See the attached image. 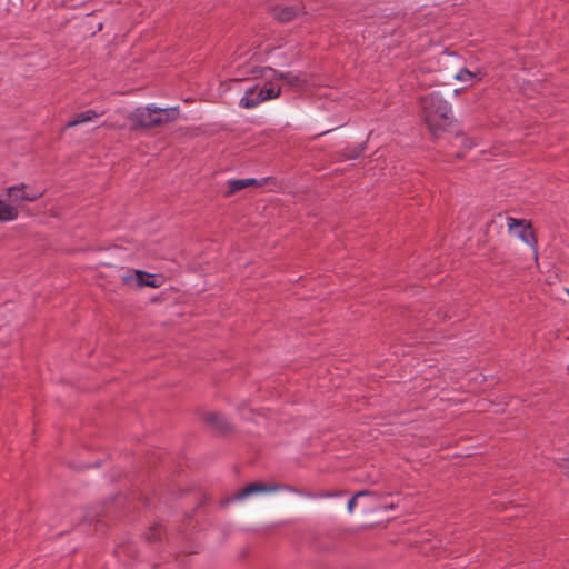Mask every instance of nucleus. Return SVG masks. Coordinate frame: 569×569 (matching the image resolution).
<instances>
[{
  "mask_svg": "<svg viewBox=\"0 0 569 569\" xmlns=\"http://www.w3.org/2000/svg\"><path fill=\"white\" fill-rule=\"evenodd\" d=\"M420 104L423 120L433 136H438L450 126L452 108L439 92H431L422 97Z\"/></svg>",
  "mask_w": 569,
  "mask_h": 569,
  "instance_id": "obj_1",
  "label": "nucleus"
},
{
  "mask_svg": "<svg viewBox=\"0 0 569 569\" xmlns=\"http://www.w3.org/2000/svg\"><path fill=\"white\" fill-rule=\"evenodd\" d=\"M179 117V109L177 107L159 108L154 104L147 107H138L128 116L130 121V129H150L177 120Z\"/></svg>",
  "mask_w": 569,
  "mask_h": 569,
  "instance_id": "obj_2",
  "label": "nucleus"
},
{
  "mask_svg": "<svg viewBox=\"0 0 569 569\" xmlns=\"http://www.w3.org/2000/svg\"><path fill=\"white\" fill-rule=\"evenodd\" d=\"M280 94L281 88L268 81L262 87L252 86L247 88L240 99L239 106L246 109H252L264 101L278 98Z\"/></svg>",
  "mask_w": 569,
  "mask_h": 569,
  "instance_id": "obj_3",
  "label": "nucleus"
},
{
  "mask_svg": "<svg viewBox=\"0 0 569 569\" xmlns=\"http://www.w3.org/2000/svg\"><path fill=\"white\" fill-rule=\"evenodd\" d=\"M120 278L123 284H134L138 288H160L163 283L161 276H156L143 270L129 269L123 274H121Z\"/></svg>",
  "mask_w": 569,
  "mask_h": 569,
  "instance_id": "obj_4",
  "label": "nucleus"
},
{
  "mask_svg": "<svg viewBox=\"0 0 569 569\" xmlns=\"http://www.w3.org/2000/svg\"><path fill=\"white\" fill-rule=\"evenodd\" d=\"M44 190L30 187L26 183H18L7 188V194L11 202L22 201L34 202L43 197Z\"/></svg>",
  "mask_w": 569,
  "mask_h": 569,
  "instance_id": "obj_5",
  "label": "nucleus"
},
{
  "mask_svg": "<svg viewBox=\"0 0 569 569\" xmlns=\"http://www.w3.org/2000/svg\"><path fill=\"white\" fill-rule=\"evenodd\" d=\"M507 226L508 229L511 231L516 227H521L519 232L517 233L518 237L528 246L536 249L538 241L537 237L531 228L530 223L525 224V220H519L512 217L507 218Z\"/></svg>",
  "mask_w": 569,
  "mask_h": 569,
  "instance_id": "obj_6",
  "label": "nucleus"
},
{
  "mask_svg": "<svg viewBox=\"0 0 569 569\" xmlns=\"http://www.w3.org/2000/svg\"><path fill=\"white\" fill-rule=\"evenodd\" d=\"M279 491L278 487H274V485H267L262 482H252L237 491L234 495L236 500H242L251 495L254 493H263V492H277Z\"/></svg>",
  "mask_w": 569,
  "mask_h": 569,
  "instance_id": "obj_7",
  "label": "nucleus"
},
{
  "mask_svg": "<svg viewBox=\"0 0 569 569\" xmlns=\"http://www.w3.org/2000/svg\"><path fill=\"white\" fill-rule=\"evenodd\" d=\"M267 72L271 73V78L276 80H283L292 87H301L305 84V80L299 74L292 72H281L271 67H266L261 70V74L266 76Z\"/></svg>",
  "mask_w": 569,
  "mask_h": 569,
  "instance_id": "obj_8",
  "label": "nucleus"
},
{
  "mask_svg": "<svg viewBox=\"0 0 569 569\" xmlns=\"http://www.w3.org/2000/svg\"><path fill=\"white\" fill-rule=\"evenodd\" d=\"M106 113L104 110L97 111L94 109H88L81 113L72 117L66 124L63 130L80 126L86 122L93 121Z\"/></svg>",
  "mask_w": 569,
  "mask_h": 569,
  "instance_id": "obj_9",
  "label": "nucleus"
},
{
  "mask_svg": "<svg viewBox=\"0 0 569 569\" xmlns=\"http://www.w3.org/2000/svg\"><path fill=\"white\" fill-rule=\"evenodd\" d=\"M274 487H278L279 491L284 490V491L292 492V493H296V495H299L302 497H307V498H311V499H322V498H330V497L336 496V493L328 492V491H319V492L305 491L302 489H298V488H296L293 486H289V485H274Z\"/></svg>",
  "mask_w": 569,
  "mask_h": 569,
  "instance_id": "obj_10",
  "label": "nucleus"
},
{
  "mask_svg": "<svg viewBox=\"0 0 569 569\" xmlns=\"http://www.w3.org/2000/svg\"><path fill=\"white\" fill-rule=\"evenodd\" d=\"M299 6L274 7L273 17L280 22H289L293 20L300 12Z\"/></svg>",
  "mask_w": 569,
  "mask_h": 569,
  "instance_id": "obj_11",
  "label": "nucleus"
},
{
  "mask_svg": "<svg viewBox=\"0 0 569 569\" xmlns=\"http://www.w3.org/2000/svg\"><path fill=\"white\" fill-rule=\"evenodd\" d=\"M204 420L209 426L217 429L218 431L227 432L231 429V425L228 419L219 413H207Z\"/></svg>",
  "mask_w": 569,
  "mask_h": 569,
  "instance_id": "obj_12",
  "label": "nucleus"
},
{
  "mask_svg": "<svg viewBox=\"0 0 569 569\" xmlns=\"http://www.w3.org/2000/svg\"><path fill=\"white\" fill-rule=\"evenodd\" d=\"M19 217V210L16 206L7 203L0 198V222H11Z\"/></svg>",
  "mask_w": 569,
  "mask_h": 569,
  "instance_id": "obj_13",
  "label": "nucleus"
},
{
  "mask_svg": "<svg viewBox=\"0 0 569 569\" xmlns=\"http://www.w3.org/2000/svg\"><path fill=\"white\" fill-rule=\"evenodd\" d=\"M228 186H229L228 194H232V193L246 188V183L243 182V179L229 180Z\"/></svg>",
  "mask_w": 569,
  "mask_h": 569,
  "instance_id": "obj_14",
  "label": "nucleus"
},
{
  "mask_svg": "<svg viewBox=\"0 0 569 569\" xmlns=\"http://www.w3.org/2000/svg\"><path fill=\"white\" fill-rule=\"evenodd\" d=\"M475 77H476L475 73H472L469 69L462 68L458 71V73L456 74L455 78L459 81H468Z\"/></svg>",
  "mask_w": 569,
  "mask_h": 569,
  "instance_id": "obj_15",
  "label": "nucleus"
},
{
  "mask_svg": "<svg viewBox=\"0 0 569 569\" xmlns=\"http://www.w3.org/2000/svg\"><path fill=\"white\" fill-rule=\"evenodd\" d=\"M367 493H368L367 491H359L348 501V510H349V512L353 511V509H355V507L357 505V498L360 497V496H365Z\"/></svg>",
  "mask_w": 569,
  "mask_h": 569,
  "instance_id": "obj_16",
  "label": "nucleus"
},
{
  "mask_svg": "<svg viewBox=\"0 0 569 569\" xmlns=\"http://www.w3.org/2000/svg\"><path fill=\"white\" fill-rule=\"evenodd\" d=\"M160 537V531H159V528L158 527H152L150 528V532L147 535V539L149 541L151 540H157L159 539Z\"/></svg>",
  "mask_w": 569,
  "mask_h": 569,
  "instance_id": "obj_17",
  "label": "nucleus"
},
{
  "mask_svg": "<svg viewBox=\"0 0 569 569\" xmlns=\"http://www.w3.org/2000/svg\"><path fill=\"white\" fill-rule=\"evenodd\" d=\"M243 182L246 183V187L253 186L257 183L256 179L252 178L243 179Z\"/></svg>",
  "mask_w": 569,
  "mask_h": 569,
  "instance_id": "obj_18",
  "label": "nucleus"
},
{
  "mask_svg": "<svg viewBox=\"0 0 569 569\" xmlns=\"http://www.w3.org/2000/svg\"><path fill=\"white\" fill-rule=\"evenodd\" d=\"M102 126H104V127H107V128H109V129H114V128H117L113 123H110V122H108V121L103 122V124H102Z\"/></svg>",
  "mask_w": 569,
  "mask_h": 569,
  "instance_id": "obj_19",
  "label": "nucleus"
},
{
  "mask_svg": "<svg viewBox=\"0 0 569 569\" xmlns=\"http://www.w3.org/2000/svg\"><path fill=\"white\" fill-rule=\"evenodd\" d=\"M568 371H569V363H568Z\"/></svg>",
  "mask_w": 569,
  "mask_h": 569,
  "instance_id": "obj_20",
  "label": "nucleus"
}]
</instances>
